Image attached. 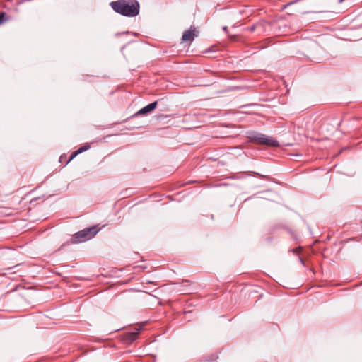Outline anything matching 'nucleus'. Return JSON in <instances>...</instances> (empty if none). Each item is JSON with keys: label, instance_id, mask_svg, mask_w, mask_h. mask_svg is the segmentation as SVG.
<instances>
[{"label": "nucleus", "instance_id": "f257e3e1", "mask_svg": "<svg viewBox=\"0 0 362 362\" xmlns=\"http://www.w3.org/2000/svg\"><path fill=\"white\" fill-rule=\"evenodd\" d=\"M110 6L115 12L127 17L136 16L139 13V1H111Z\"/></svg>", "mask_w": 362, "mask_h": 362}, {"label": "nucleus", "instance_id": "f03ea898", "mask_svg": "<svg viewBox=\"0 0 362 362\" xmlns=\"http://www.w3.org/2000/svg\"><path fill=\"white\" fill-rule=\"evenodd\" d=\"M249 138L258 144L267 145L270 146H277L279 143L272 137L265 136L262 134L252 132Z\"/></svg>", "mask_w": 362, "mask_h": 362}, {"label": "nucleus", "instance_id": "7ed1b4c3", "mask_svg": "<svg viewBox=\"0 0 362 362\" xmlns=\"http://www.w3.org/2000/svg\"><path fill=\"white\" fill-rule=\"evenodd\" d=\"M198 35V32H197L196 28L193 26H191L190 28L186 30L182 37V40L183 42H192L195 37Z\"/></svg>", "mask_w": 362, "mask_h": 362}, {"label": "nucleus", "instance_id": "20e7f679", "mask_svg": "<svg viewBox=\"0 0 362 362\" xmlns=\"http://www.w3.org/2000/svg\"><path fill=\"white\" fill-rule=\"evenodd\" d=\"M88 240H90V235L87 228H85L74 235V243H81Z\"/></svg>", "mask_w": 362, "mask_h": 362}, {"label": "nucleus", "instance_id": "39448f33", "mask_svg": "<svg viewBox=\"0 0 362 362\" xmlns=\"http://www.w3.org/2000/svg\"><path fill=\"white\" fill-rule=\"evenodd\" d=\"M157 106V102H153L140 109L134 115H146L152 112Z\"/></svg>", "mask_w": 362, "mask_h": 362}, {"label": "nucleus", "instance_id": "423d86ee", "mask_svg": "<svg viewBox=\"0 0 362 362\" xmlns=\"http://www.w3.org/2000/svg\"><path fill=\"white\" fill-rule=\"evenodd\" d=\"M175 289L182 294H189L192 292L188 281H185L182 285L178 286Z\"/></svg>", "mask_w": 362, "mask_h": 362}, {"label": "nucleus", "instance_id": "0eeeda50", "mask_svg": "<svg viewBox=\"0 0 362 362\" xmlns=\"http://www.w3.org/2000/svg\"><path fill=\"white\" fill-rule=\"evenodd\" d=\"M140 330H141L140 327H136V328H134L132 332H129L127 333V334L125 336V340L127 341V342L131 343V342L134 341L136 339L138 334H139Z\"/></svg>", "mask_w": 362, "mask_h": 362}, {"label": "nucleus", "instance_id": "6e6552de", "mask_svg": "<svg viewBox=\"0 0 362 362\" xmlns=\"http://www.w3.org/2000/svg\"><path fill=\"white\" fill-rule=\"evenodd\" d=\"M90 146L89 145H84L81 147H80L77 151L74 152L72 155L71 156L70 158L69 159L67 163L70 162L74 157H76L78 154L81 153L82 152L89 149Z\"/></svg>", "mask_w": 362, "mask_h": 362}, {"label": "nucleus", "instance_id": "1a4fd4ad", "mask_svg": "<svg viewBox=\"0 0 362 362\" xmlns=\"http://www.w3.org/2000/svg\"><path fill=\"white\" fill-rule=\"evenodd\" d=\"M87 230H88L90 239L92 238L95 235H96L97 233L99 231L97 226L87 228Z\"/></svg>", "mask_w": 362, "mask_h": 362}, {"label": "nucleus", "instance_id": "9d476101", "mask_svg": "<svg viewBox=\"0 0 362 362\" xmlns=\"http://www.w3.org/2000/svg\"><path fill=\"white\" fill-rule=\"evenodd\" d=\"M7 21L6 14L4 12L0 13V25Z\"/></svg>", "mask_w": 362, "mask_h": 362}, {"label": "nucleus", "instance_id": "9b49d317", "mask_svg": "<svg viewBox=\"0 0 362 362\" xmlns=\"http://www.w3.org/2000/svg\"><path fill=\"white\" fill-rule=\"evenodd\" d=\"M310 47L311 48H313L316 52H318V51L320 50V49L319 46L317 45V44L314 42H310Z\"/></svg>", "mask_w": 362, "mask_h": 362}, {"label": "nucleus", "instance_id": "f8f14e48", "mask_svg": "<svg viewBox=\"0 0 362 362\" xmlns=\"http://www.w3.org/2000/svg\"><path fill=\"white\" fill-rule=\"evenodd\" d=\"M308 57H310L313 60H315V61L320 60V58L316 57V56H315V54H313V53H310Z\"/></svg>", "mask_w": 362, "mask_h": 362}, {"label": "nucleus", "instance_id": "ddd939ff", "mask_svg": "<svg viewBox=\"0 0 362 362\" xmlns=\"http://www.w3.org/2000/svg\"><path fill=\"white\" fill-rule=\"evenodd\" d=\"M223 30L224 31H227L228 30V28L226 26H225V27L223 28Z\"/></svg>", "mask_w": 362, "mask_h": 362}, {"label": "nucleus", "instance_id": "4468645a", "mask_svg": "<svg viewBox=\"0 0 362 362\" xmlns=\"http://www.w3.org/2000/svg\"><path fill=\"white\" fill-rule=\"evenodd\" d=\"M294 1H291L290 3L287 4L286 6H289L290 4H291L292 3H293Z\"/></svg>", "mask_w": 362, "mask_h": 362}]
</instances>
